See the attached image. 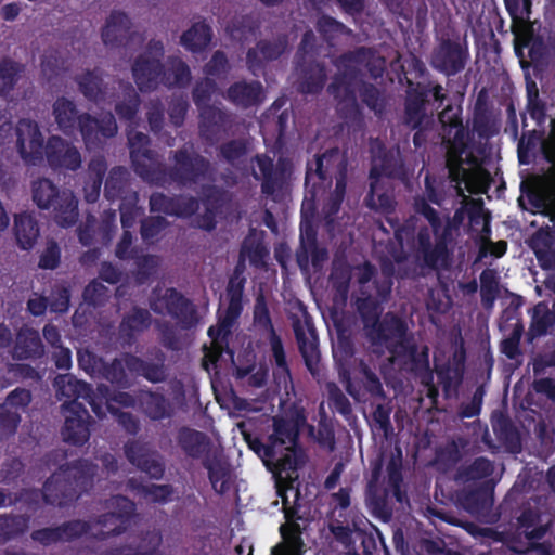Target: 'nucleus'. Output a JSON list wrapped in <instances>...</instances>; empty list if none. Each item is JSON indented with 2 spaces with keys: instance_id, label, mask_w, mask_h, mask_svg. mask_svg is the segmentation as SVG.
I'll list each match as a JSON object with an SVG mask.
<instances>
[{
  "instance_id": "f257e3e1",
  "label": "nucleus",
  "mask_w": 555,
  "mask_h": 555,
  "mask_svg": "<svg viewBox=\"0 0 555 555\" xmlns=\"http://www.w3.org/2000/svg\"><path fill=\"white\" fill-rule=\"evenodd\" d=\"M339 69L326 87L327 93L336 104L338 116L346 121H360L363 118L362 105L380 114L384 109L382 91L377 86L360 78L364 66L373 79L382 77L384 59L366 47H359L340 54L334 62Z\"/></svg>"
},
{
  "instance_id": "f03ea898",
  "label": "nucleus",
  "mask_w": 555,
  "mask_h": 555,
  "mask_svg": "<svg viewBox=\"0 0 555 555\" xmlns=\"http://www.w3.org/2000/svg\"><path fill=\"white\" fill-rule=\"evenodd\" d=\"M151 144L150 137L142 132L128 134L130 162L133 171L143 181L156 186L176 183L184 188L214 180L215 169L209 158L196 152L192 145L184 144L170 151L171 166H166Z\"/></svg>"
},
{
  "instance_id": "7ed1b4c3",
  "label": "nucleus",
  "mask_w": 555,
  "mask_h": 555,
  "mask_svg": "<svg viewBox=\"0 0 555 555\" xmlns=\"http://www.w3.org/2000/svg\"><path fill=\"white\" fill-rule=\"evenodd\" d=\"M414 210L425 217L430 228H417L413 219L405 220L402 224L397 221L396 225L391 222L395 238L401 248L406 244L420 268L431 271L447 269L452 259V250L449 248L452 241L450 224L442 227L438 211L426 198H415Z\"/></svg>"
},
{
  "instance_id": "20e7f679",
  "label": "nucleus",
  "mask_w": 555,
  "mask_h": 555,
  "mask_svg": "<svg viewBox=\"0 0 555 555\" xmlns=\"http://www.w3.org/2000/svg\"><path fill=\"white\" fill-rule=\"evenodd\" d=\"M15 130L17 153L25 165L38 166L46 158L53 171L75 172L80 169L81 154L72 142L51 135L44 144L38 122L28 118L20 119Z\"/></svg>"
},
{
  "instance_id": "39448f33",
  "label": "nucleus",
  "mask_w": 555,
  "mask_h": 555,
  "mask_svg": "<svg viewBox=\"0 0 555 555\" xmlns=\"http://www.w3.org/2000/svg\"><path fill=\"white\" fill-rule=\"evenodd\" d=\"M305 424L306 416L299 410L273 416L272 433L267 441L259 437L248 438V446L266 465L272 464L280 472L297 470L307 460L299 443V431Z\"/></svg>"
},
{
  "instance_id": "423d86ee",
  "label": "nucleus",
  "mask_w": 555,
  "mask_h": 555,
  "mask_svg": "<svg viewBox=\"0 0 555 555\" xmlns=\"http://www.w3.org/2000/svg\"><path fill=\"white\" fill-rule=\"evenodd\" d=\"M246 280L230 278L225 287L228 305L222 313L218 314L217 323L208 328L210 345H205L202 365L207 372L217 371L221 361L234 363L235 352L230 348L233 328L243 312V294Z\"/></svg>"
},
{
  "instance_id": "0eeeda50",
  "label": "nucleus",
  "mask_w": 555,
  "mask_h": 555,
  "mask_svg": "<svg viewBox=\"0 0 555 555\" xmlns=\"http://www.w3.org/2000/svg\"><path fill=\"white\" fill-rule=\"evenodd\" d=\"M98 466L89 460L79 459L59 466L42 487L46 504L65 508L93 488Z\"/></svg>"
},
{
  "instance_id": "6e6552de",
  "label": "nucleus",
  "mask_w": 555,
  "mask_h": 555,
  "mask_svg": "<svg viewBox=\"0 0 555 555\" xmlns=\"http://www.w3.org/2000/svg\"><path fill=\"white\" fill-rule=\"evenodd\" d=\"M31 194L34 203L40 209H52L53 220L61 228L75 225L78 218V201L69 189H63L48 178L33 181Z\"/></svg>"
},
{
  "instance_id": "1a4fd4ad",
  "label": "nucleus",
  "mask_w": 555,
  "mask_h": 555,
  "mask_svg": "<svg viewBox=\"0 0 555 555\" xmlns=\"http://www.w3.org/2000/svg\"><path fill=\"white\" fill-rule=\"evenodd\" d=\"M335 179V188L332 194L346 197L348 180V160L338 147H332L315 156L313 165L308 164L305 183L308 185L314 179L320 180L324 186L332 184Z\"/></svg>"
},
{
  "instance_id": "9d476101",
  "label": "nucleus",
  "mask_w": 555,
  "mask_h": 555,
  "mask_svg": "<svg viewBox=\"0 0 555 555\" xmlns=\"http://www.w3.org/2000/svg\"><path fill=\"white\" fill-rule=\"evenodd\" d=\"M446 99L447 92L439 83L425 85L409 81L408 91H405L404 125L411 129L418 128L428 117L427 106L437 111L443 105Z\"/></svg>"
},
{
  "instance_id": "9b49d317",
  "label": "nucleus",
  "mask_w": 555,
  "mask_h": 555,
  "mask_svg": "<svg viewBox=\"0 0 555 555\" xmlns=\"http://www.w3.org/2000/svg\"><path fill=\"white\" fill-rule=\"evenodd\" d=\"M163 57V42L153 38L147 42L145 50L134 59L131 65L132 79L142 93L155 91L158 86H164Z\"/></svg>"
},
{
  "instance_id": "f8f14e48",
  "label": "nucleus",
  "mask_w": 555,
  "mask_h": 555,
  "mask_svg": "<svg viewBox=\"0 0 555 555\" xmlns=\"http://www.w3.org/2000/svg\"><path fill=\"white\" fill-rule=\"evenodd\" d=\"M150 308L156 314H167L184 330L195 327L199 315L193 300L175 287H168L163 294L154 289L150 297Z\"/></svg>"
},
{
  "instance_id": "ddd939ff",
  "label": "nucleus",
  "mask_w": 555,
  "mask_h": 555,
  "mask_svg": "<svg viewBox=\"0 0 555 555\" xmlns=\"http://www.w3.org/2000/svg\"><path fill=\"white\" fill-rule=\"evenodd\" d=\"M108 512L90 519L93 522L92 539L105 541L109 537H120L131 526L135 515V504L125 495H115L107 502Z\"/></svg>"
},
{
  "instance_id": "4468645a",
  "label": "nucleus",
  "mask_w": 555,
  "mask_h": 555,
  "mask_svg": "<svg viewBox=\"0 0 555 555\" xmlns=\"http://www.w3.org/2000/svg\"><path fill=\"white\" fill-rule=\"evenodd\" d=\"M469 60L470 54L466 38L460 36L441 37L431 52L430 65L440 75L450 78L465 70Z\"/></svg>"
},
{
  "instance_id": "2eb2a0df",
  "label": "nucleus",
  "mask_w": 555,
  "mask_h": 555,
  "mask_svg": "<svg viewBox=\"0 0 555 555\" xmlns=\"http://www.w3.org/2000/svg\"><path fill=\"white\" fill-rule=\"evenodd\" d=\"M255 162L261 173V193L272 201H279L287 188L293 165L287 157L280 156L274 164L268 154H257Z\"/></svg>"
},
{
  "instance_id": "dca6fc26",
  "label": "nucleus",
  "mask_w": 555,
  "mask_h": 555,
  "mask_svg": "<svg viewBox=\"0 0 555 555\" xmlns=\"http://www.w3.org/2000/svg\"><path fill=\"white\" fill-rule=\"evenodd\" d=\"M289 490L295 492V504L288 505L283 509L286 522L282 524L279 528L281 542L271 548V555H304L306 552L302 529L298 522L301 519L299 516V505L296 503L300 494L293 487Z\"/></svg>"
},
{
  "instance_id": "f3484780",
  "label": "nucleus",
  "mask_w": 555,
  "mask_h": 555,
  "mask_svg": "<svg viewBox=\"0 0 555 555\" xmlns=\"http://www.w3.org/2000/svg\"><path fill=\"white\" fill-rule=\"evenodd\" d=\"M234 127V116L223 107L206 106L198 112V137L214 146L229 137Z\"/></svg>"
},
{
  "instance_id": "a211bd4d",
  "label": "nucleus",
  "mask_w": 555,
  "mask_h": 555,
  "mask_svg": "<svg viewBox=\"0 0 555 555\" xmlns=\"http://www.w3.org/2000/svg\"><path fill=\"white\" fill-rule=\"evenodd\" d=\"M408 331L409 326L401 317L393 312H387L364 332V337L374 352L382 354L392 340L406 338Z\"/></svg>"
},
{
  "instance_id": "6ab92c4d",
  "label": "nucleus",
  "mask_w": 555,
  "mask_h": 555,
  "mask_svg": "<svg viewBox=\"0 0 555 555\" xmlns=\"http://www.w3.org/2000/svg\"><path fill=\"white\" fill-rule=\"evenodd\" d=\"M129 463L154 480H160L165 474V462L157 449L147 442L128 440L124 447Z\"/></svg>"
},
{
  "instance_id": "aec40b11",
  "label": "nucleus",
  "mask_w": 555,
  "mask_h": 555,
  "mask_svg": "<svg viewBox=\"0 0 555 555\" xmlns=\"http://www.w3.org/2000/svg\"><path fill=\"white\" fill-rule=\"evenodd\" d=\"M65 412V424L62 429L63 439L74 446H82L90 438L91 415L85 403L65 401L62 404Z\"/></svg>"
},
{
  "instance_id": "412c9836",
  "label": "nucleus",
  "mask_w": 555,
  "mask_h": 555,
  "mask_svg": "<svg viewBox=\"0 0 555 555\" xmlns=\"http://www.w3.org/2000/svg\"><path fill=\"white\" fill-rule=\"evenodd\" d=\"M289 48L288 35L281 34L272 39H260L255 48L246 52V66L248 70L259 76L266 69L267 62L279 60Z\"/></svg>"
},
{
  "instance_id": "4be33fe9",
  "label": "nucleus",
  "mask_w": 555,
  "mask_h": 555,
  "mask_svg": "<svg viewBox=\"0 0 555 555\" xmlns=\"http://www.w3.org/2000/svg\"><path fill=\"white\" fill-rule=\"evenodd\" d=\"M133 35L131 17L120 9H113L100 29L103 46L108 49L127 48Z\"/></svg>"
},
{
  "instance_id": "5701e85b",
  "label": "nucleus",
  "mask_w": 555,
  "mask_h": 555,
  "mask_svg": "<svg viewBox=\"0 0 555 555\" xmlns=\"http://www.w3.org/2000/svg\"><path fill=\"white\" fill-rule=\"evenodd\" d=\"M374 283L376 285L377 297H379V299L369 293H365L363 289H361V296L352 299V307L362 323L363 332L378 321L383 313L382 301L386 300L391 292L392 282L390 279H387L382 283L378 281H375Z\"/></svg>"
},
{
  "instance_id": "b1692460",
  "label": "nucleus",
  "mask_w": 555,
  "mask_h": 555,
  "mask_svg": "<svg viewBox=\"0 0 555 555\" xmlns=\"http://www.w3.org/2000/svg\"><path fill=\"white\" fill-rule=\"evenodd\" d=\"M429 351L428 346L424 345L418 348L416 345L411 349L402 369L418 379L420 384L426 388L427 397L435 401L439 396V390L435 383V373L430 367Z\"/></svg>"
},
{
  "instance_id": "393cba45",
  "label": "nucleus",
  "mask_w": 555,
  "mask_h": 555,
  "mask_svg": "<svg viewBox=\"0 0 555 555\" xmlns=\"http://www.w3.org/2000/svg\"><path fill=\"white\" fill-rule=\"evenodd\" d=\"M150 354L152 360H145L131 352L124 354L127 370L134 376L143 377L151 383H160L166 379L165 353L154 348Z\"/></svg>"
},
{
  "instance_id": "a878e982",
  "label": "nucleus",
  "mask_w": 555,
  "mask_h": 555,
  "mask_svg": "<svg viewBox=\"0 0 555 555\" xmlns=\"http://www.w3.org/2000/svg\"><path fill=\"white\" fill-rule=\"evenodd\" d=\"M152 212H162L168 216L189 218L199 208V201L191 195L168 196L164 193H153L149 201Z\"/></svg>"
},
{
  "instance_id": "bb28decb",
  "label": "nucleus",
  "mask_w": 555,
  "mask_h": 555,
  "mask_svg": "<svg viewBox=\"0 0 555 555\" xmlns=\"http://www.w3.org/2000/svg\"><path fill=\"white\" fill-rule=\"evenodd\" d=\"M176 440L184 456L203 463L214 454V441L204 431L182 426L178 429Z\"/></svg>"
},
{
  "instance_id": "cd10ccee",
  "label": "nucleus",
  "mask_w": 555,
  "mask_h": 555,
  "mask_svg": "<svg viewBox=\"0 0 555 555\" xmlns=\"http://www.w3.org/2000/svg\"><path fill=\"white\" fill-rule=\"evenodd\" d=\"M294 63L295 75H297V91L302 94H319L322 92L326 81L324 64L314 59Z\"/></svg>"
},
{
  "instance_id": "c85d7f7f",
  "label": "nucleus",
  "mask_w": 555,
  "mask_h": 555,
  "mask_svg": "<svg viewBox=\"0 0 555 555\" xmlns=\"http://www.w3.org/2000/svg\"><path fill=\"white\" fill-rule=\"evenodd\" d=\"M361 374V387L357 388L352 383L350 376H347L346 388L348 393L356 400L374 399L383 401L386 396L380 382V377L373 371V369L363 360L359 363Z\"/></svg>"
},
{
  "instance_id": "c756f323",
  "label": "nucleus",
  "mask_w": 555,
  "mask_h": 555,
  "mask_svg": "<svg viewBox=\"0 0 555 555\" xmlns=\"http://www.w3.org/2000/svg\"><path fill=\"white\" fill-rule=\"evenodd\" d=\"M225 98L234 106L243 109L257 107L263 103L264 89L260 81H236L225 91Z\"/></svg>"
},
{
  "instance_id": "7c9ffc66",
  "label": "nucleus",
  "mask_w": 555,
  "mask_h": 555,
  "mask_svg": "<svg viewBox=\"0 0 555 555\" xmlns=\"http://www.w3.org/2000/svg\"><path fill=\"white\" fill-rule=\"evenodd\" d=\"M55 383L59 387L60 398H67V401L76 402H80L81 399L82 403L89 404L98 415L100 414L101 406L95 402L94 390L90 384L79 380L73 375L59 376Z\"/></svg>"
},
{
  "instance_id": "2f4dec72",
  "label": "nucleus",
  "mask_w": 555,
  "mask_h": 555,
  "mask_svg": "<svg viewBox=\"0 0 555 555\" xmlns=\"http://www.w3.org/2000/svg\"><path fill=\"white\" fill-rule=\"evenodd\" d=\"M152 325V314L149 310L132 307L126 312L118 325V335L124 344L131 346L137 337Z\"/></svg>"
},
{
  "instance_id": "473e14b6",
  "label": "nucleus",
  "mask_w": 555,
  "mask_h": 555,
  "mask_svg": "<svg viewBox=\"0 0 555 555\" xmlns=\"http://www.w3.org/2000/svg\"><path fill=\"white\" fill-rule=\"evenodd\" d=\"M44 356V345L37 330L21 327L13 346L12 357L15 360L40 359Z\"/></svg>"
},
{
  "instance_id": "72a5a7b5",
  "label": "nucleus",
  "mask_w": 555,
  "mask_h": 555,
  "mask_svg": "<svg viewBox=\"0 0 555 555\" xmlns=\"http://www.w3.org/2000/svg\"><path fill=\"white\" fill-rule=\"evenodd\" d=\"M493 487L489 481L474 488L462 490L457 501L464 511L472 515H479L488 511L492 503Z\"/></svg>"
},
{
  "instance_id": "f704fd0d",
  "label": "nucleus",
  "mask_w": 555,
  "mask_h": 555,
  "mask_svg": "<svg viewBox=\"0 0 555 555\" xmlns=\"http://www.w3.org/2000/svg\"><path fill=\"white\" fill-rule=\"evenodd\" d=\"M462 107L448 105L438 114V120L442 128L443 138H452L455 146L465 147L466 130L463 126Z\"/></svg>"
},
{
  "instance_id": "c9c22d12",
  "label": "nucleus",
  "mask_w": 555,
  "mask_h": 555,
  "mask_svg": "<svg viewBox=\"0 0 555 555\" xmlns=\"http://www.w3.org/2000/svg\"><path fill=\"white\" fill-rule=\"evenodd\" d=\"M208 472V479L215 492L224 494L230 490L231 469L229 463L222 460L220 452L216 449L203 463Z\"/></svg>"
},
{
  "instance_id": "e433bc0d",
  "label": "nucleus",
  "mask_w": 555,
  "mask_h": 555,
  "mask_svg": "<svg viewBox=\"0 0 555 555\" xmlns=\"http://www.w3.org/2000/svg\"><path fill=\"white\" fill-rule=\"evenodd\" d=\"M140 404L143 413L153 422H160V420L171 417L173 414L170 401L158 390H142Z\"/></svg>"
},
{
  "instance_id": "4c0bfd02",
  "label": "nucleus",
  "mask_w": 555,
  "mask_h": 555,
  "mask_svg": "<svg viewBox=\"0 0 555 555\" xmlns=\"http://www.w3.org/2000/svg\"><path fill=\"white\" fill-rule=\"evenodd\" d=\"M14 234L17 246L22 250H29V248L36 244L40 235V228L36 217L28 211H22L15 215Z\"/></svg>"
},
{
  "instance_id": "58836bf2",
  "label": "nucleus",
  "mask_w": 555,
  "mask_h": 555,
  "mask_svg": "<svg viewBox=\"0 0 555 555\" xmlns=\"http://www.w3.org/2000/svg\"><path fill=\"white\" fill-rule=\"evenodd\" d=\"M52 114L60 131L65 135H72L80 115L74 101L66 96H59L53 102Z\"/></svg>"
},
{
  "instance_id": "ea45409f",
  "label": "nucleus",
  "mask_w": 555,
  "mask_h": 555,
  "mask_svg": "<svg viewBox=\"0 0 555 555\" xmlns=\"http://www.w3.org/2000/svg\"><path fill=\"white\" fill-rule=\"evenodd\" d=\"M79 91L86 99L92 103H100L104 98L105 87L103 83V74L99 67L86 69L75 78Z\"/></svg>"
},
{
  "instance_id": "a19ab883",
  "label": "nucleus",
  "mask_w": 555,
  "mask_h": 555,
  "mask_svg": "<svg viewBox=\"0 0 555 555\" xmlns=\"http://www.w3.org/2000/svg\"><path fill=\"white\" fill-rule=\"evenodd\" d=\"M214 31L205 22L194 23L181 36V43L185 50L199 53L206 50L211 42Z\"/></svg>"
},
{
  "instance_id": "79ce46f5",
  "label": "nucleus",
  "mask_w": 555,
  "mask_h": 555,
  "mask_svg": "<svg viewBox=\"0 0 555 555\" xmlns=\"http://www.w3.org/2000/svg\"><path fill=\"white\" fill-rule=\"evenodd\" d=\"M25 65L11 57L0 59V96L9 99L15 90Z\"/></svg>"
},
{
  "instance_id": "37998d69",
  "label": "nucleus",
  "mask_w": 555,
  "mask_h": 555,
  "mask_svg": "<svg viewBox=\"0 0 555 555\" xmlns=\"http://www.w3.org/2000/svg\"><path fill=\"white\" fill-rule=\"evenodd\" d=\"M29 520L27 515L0 514V546L22 537L29 527Z\"/></svg>"
},
{
  "instance_id": "c03bdc74",
  "label": "nucleus",
  "mask_w": 555,
  "mask_h": 555,
  "mask_svg": "<svg viewBox=\"0 0 555 555\" xmlns=\"http://www.w3.org/2000/svg\"><path fill=\"white\" fill-rule=\"evenodd\" d=\"M100 365V378H103L111 383L112 386L118 389H127L131 387V379L127 373V367L124 362V358H114L112 362L102 360L98 361Z\"/></svg>"
},
{
  "instance_id": "a18cd8bd",
  "label": "nucleus",
  "mask_w": 555,
  "mask_h": 555,
  "mask_svg": "<svg viewBox=\"0 0 555 555\" xmlns=\"http://www.w3.org/2000/svg\"><path fill=\"white\" fill-rule=\"evenodd\" d=\"M492 472L493 464L491 460L480 456L469 464L461 465L455 473L454 479L459 483H467L482 480V478L491 476Z\"/></svg>"
},
{
  "instance_id": "49530a36",
  "label": "nucleus",
  "mask_w": 555,
  "mask_h": 555,
  "mask_svg": "<svg viewBox=\"0 0 555 555\" xmlns=\"http://www.w3.org/2000/svg\"><path fill=\"white\" fill-rule=\"evenodd\" d=\"M391 491L387 488H379L373 482L367 487V503L377 518L387 521L392 516V504L389 500Z\"/></svg>"
},
{
  "instance_id": "de8ad7c7",
  "label": "nucleus",
  "mask_w": 555,
  "mask_h": 555,
  "mask_svg": "<svg viewBox=\"0 0 555 555\" xmlns=\"http://www.w3.org/2000/svg\"><path fill=\"white\" fill-rule=\"evenodd\" d=\"M294 331L295 339H297L298 350L304 359V363L311 374H315L318 372L320 361L318 343L315 339L308 340L304 328L299 324L295 325Z\"/></svg>"
},
{
  "instance_id": "09e8293b",
  "label": "nucleus",
  "mask_w": 555,
  "mask_h": 555,
  "mask_svg": "<svg viewBox=\"0 0 555 555\" xmlns=\"http://www.w3.org/2000/svg\"><path fill=\"white\" fill-rule=\"evenodd\" d=\"M328 281L335 293L341 299H347L352 281V267L347 262H334Z\"/></svg>"
},
{
  "instance_id": "8fccbe9b",
  "label": "nucleus",
  "mask_w": 555,
  "mask_h": 555,
  "mask_svg": "<svg viewBox=\"0 0 555 555\" xmlns=\"http://www.w3.org/2000/svg\"><path fill=\"white\" fill-rule=\"evenodd\" d=\"M247 153V142L243 139H232L221 143L217 147V156L219 159L232 167H237L241 162H244Z\"/></svg>"
},
{
  "instance_id": "3c124183",
  "label": "nucleus",
  "mask_w": 555,
  "mask_h": 555,
  "mask_svg": "<svg viewBox=\"0 0 555 555\" xmlns=\"http://www.w3.org/2000/svg\"><path fill=\"white\" fill-rule=\"evenodd\" d=\"M434 372H436V376L446 398L451 397L452 393H456L463 382V375L460 373V370L452 367L450 360L443 362L441 365H436Z\"/></svg>"
},
{
  "instance_id": "603ef678",
  "label": "nucleus",
  "mask_w": 555,
  "mask_h": 555,
  "mask_svg": "<svg viewBox=\"0 0 555 555\" xmlns=\"http://www.w3.org/2000/svg\"><path fill=\"white\" fill-rule=\"evenodd\" d=\"M128 170L124 167H114L109 170L104 182V197L115 201L121 197L128 181Z\"/></svg>"
},
{
  "instance_id": "864d4df0",
  "label": "nucleus",
  "mask_w": 555,
  "mask_h": 555,
  "mask_svg": "<svg viewBox=\"0 0 555 555\" xmlns=\"http://www.w3.org/2000/svg\"><path fill=\"white\" fill-rule=\"evenodd\" d=\"M270 251L260 238L245 237L241 245V257L246 256L249 263L256 268H264L267 266V257Z\"/></svg>"
},
{
  "instance_id": "5fc2aeb1",
  "label": "nucleus",
  "mask_w": 555,
  "mask_h": 555,
  "mask_svg": "<svg viewBox=\"0 0 555 555\" xmlns=\"http://www.w3.org/2000/svg\"><path fill=\"white\" fill-rule=\"evenodd\" d=\"M473 130L480 139L494 137L500 130V114L494 112L473 114Z\"/></svg>"
},
{
  "instance_id": "6e6d98bb",
  "label": "nucleus",
  "mask_w": 555,
  "mask_h": 555,
  "mask_svg": "<svg viewBox=\"0 0 555 555\" xmlns=\"http://www.w3.org/2000/svg\"><path fill=\"white\" fill-rule=\"evenodd\" d=\"M169 72L165 69V87H185L191 81V70L186 62L179 57L169 60Z\"/></svg>"
},
{
  "instance_id": "4d7b16f0",
  "label": "nucleus",
  "mask_w": 555,
  "mask_h": 555,
  "mask_svg": "<svg viewBox=\"0 0 555 555\" xmlns=\"http://www.w3.org/2000/svg\"><path fill=\"white\" fill-rule=\"evenodd\" d=\"M72 287L66 283L55 284L48 296L49 309L53 313L65 314L69 311Z\"/></svg>"
},
{
  "instance_id": "13d9d810",
  "label": "nucleus",
  "mask_w": 555,
  "mask_h": 555,
  "mask_svg": "<svg viewBox=\"0 0 555 555\" xmlns=\"http://www.w3.org/2000/svg\"><path fill=\"white\" fill-rule=\"evenodd\" d=\"M57 527L61 542H73L80 539V537H86V534L92 537L93 522L90 520L74 519L65 521Z\"/></svg>"
},
{
  "instance_id": "bf43d9fd",
  "label": "nucleus",
  "mask_w": 555,
  "mask_h": 555,
  "mask_svg": "<svg viewBox=\"0 0 555 555\" xmlns=\"http://www.w3.org/2000/svg\"><path fill=\"white\" fill-rule=\"evenodd\" d=\"M499 294V282L495 272L485 269L480 273V297L482 307L491 309Z\"/></svg>"
},
{
  "instance_id": "052dcab7",
  "label": "nucleus",
  "mask_w": 555,
  "mask_h": 555,
  "mask_svg": "<svg viewBox=\"0 0 555 555\" xmlns=\"http://www.w3.org/2000/svg\"><path fill=\"white\" fill-rule=\"evenodd\" d=\"M349 551L352 555H374L377 551L375 532L354 528L353 541Z\"/></svg>"
},
{
  "instance_id": "680f3d73",
  "label": "nucleus",
  "mask_w": 555,
  "mask_h": 555,
  "mask_svg": "<svg viewBox=\"0 0 555 555\" xmlns=\"http://www.w3.org/2000/svg\"><path fill=\"white\" fill-rule=\"evenodd\" d=\"M386 473L385 488L391 491V496H393L396 501L402 503L405 498V493L402 491L403 474L401 463L391 459L387 464Z\"/></svg>"
},
{
  "instance_id": "e2e57ef3",
  "label": "nucleus",
  "mask_w": 555,
  "mask_h": 555,
  "mask_svg": "<svg viewBox=\"0 0 555 555\" xmlns=\"http://www.w3.org/2000/svg\"><path fill=\"white\" fill-rule=\"evenodd\" d=\"M253 323L259 331L267 332L269 335H271L272 331H275L270 317L268 301L263 293L256 296L253 311Z\"/></svg>"
},
{
  "instance_id": "0e129e2a",
  "label": "nucleus",
  "mask_w": 555,
  "mask_h": 555,
  "mask_svg": "<svg viewBox=\"0 0 555 555\" xmlns=\"http://www.w3.org/2000/svg\"><path fill=\"white\" fill-rule=\"evenodd\" d=\"M317 29L325 41L334 40L340 35L350 36L352 34L351 28L331 15H321L317 22Z\"/></svg>"
},
{
  "instance_id": "69168bd1",
  "label": "nucleus",
  "mask_w": 555,
  "mask_h": 555,
  "mask_svg": "<svg viewBox=\"0 0 555 555\" xmlns=\"http://www.w3.org/2000/svg\"><path fill=\"white\" fill-rule=\"evenodd\" d=\"M162 542L160 531L153 529L141 532L138 540L130 545L139 555H156Z\"/></svg>"
},
{
  "instance_id": "338daca9",
  "label": "nucleus",
  "mask_w": 555,
  "mask_h": 555,
  "mask_svg": "<svg viewBox=\"0 0 555 555\" xmlns=\"http://www.w3.org/2000/svg\"><path fill=\"white\" fill-rule=\"evenodd\" d=\"M140 103L139 94L130 85L127 91H125V98L122 102L116 103L115 113L120 119L131 121L137 116Z\"/></svg>"
},
{
  "instance_id": "774afa93",
  "label": "nucleus",
  "mask_w": 555,
  "mask_h": 555,
  "mask_svg": "<svg viewBox=\"0 0 555 555\" xmlns=\"http://www.w3.org/2000/svg\"><path fill=\"white\" fill-rule=\"evenodd\" d=\"M366 206L379 212H391L395 210V199L392 195L383 192L378 193L375 181L371 182L370 192L365 197Z\"/></svg>"
}]
</instances>
